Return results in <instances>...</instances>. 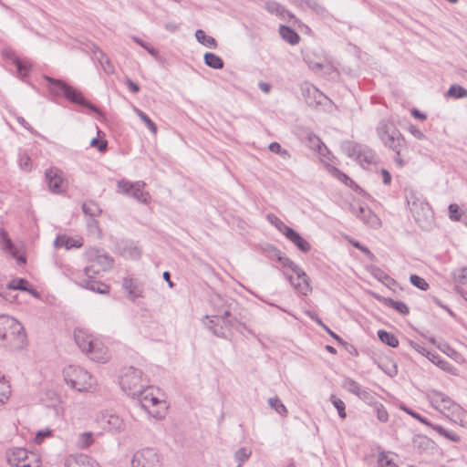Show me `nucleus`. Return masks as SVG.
Instances as JSON below:
<instances>
[{
    "label": "nucleus",
    "mask_w": 467,
    "mask_h": 467,
    "mask_svg": "<svg viewBox=\"0 0 467 467\" xmlns=\"http://www.w3.org/2000/svg\"><path fill=\"white\" fill-rule=\"evenodd\" d=\"M135 113L152 133L157 132V125L142 110L135 109Z\"/></svg>",
    "instance_id": "a18cd8bd"
},
{
    "label": "nucleus",
    "mask_w": 467,
    "mask_h": 467,
    "mask_svg": "<svg viewBox=\"0 0 467 467\" xmlns=\"http://www.w3.org/2000/svg\"><path fill=\"white\" fill-rule=\"evenodd\" d=\"M90 146L97 148L100 152H103L107 150L108 141L106 140H99L97 138H94L90 141Z\"/></svg>",
    "instance_id": "e2e57ef3"
},
{
    "label": "nucleus",
    "mask_w": 467,
    "mask_h": 467,
    "mask_svg": "<svg viewBox=\"0 0 467 467\" xmlns=\"http://www.w3.org/2000/svg\"><path fill=\"white\" fill-rule=\"evenodd\" d=\"M330 401L334 405V407L337 409L338 415L340 418L345 419L346 418V406L342 400L337 398L336 395H331Z\"/></svg>",
    "instance_id": "49530a36"
},
{
    "label": "nucleus",
    "mask_w": 467,
    "mask_h": 467,
    "mask_svg": "<svg viewBox=\"0 0 467 467\" xmlns=\"http://www.w3.org/2000/svg\"><path fill=\"white\" fill-rule=\"evenodd\" d=\"M284 235L289 241H291L300 251L304 253H307L310 251V244L291 227L286 231V233Z\"/></svg>",
    "instance_id": "393cba45"
},
{
    "label": "nucleus",
    "mask_w": 467,
    "mask_h": 467,
    "mask_svg": "<svg viewBox=\"0 0 467 467\" xmlns=\"http://www.w3.org/2000/svg\"><path fill=\"white\" fill-rule=\"evenodd\" d=\"M93 263H88V265L84 268V274L82 276H78L76 283L82 288L88 289L90 291L96 292L98 294L106 295L109 293V285L97 280V277L101 274L106 272L105 270H100Z\"/></svg>",
    "instance_id": "1a4fd4ad"
},
{
    "label": "nucleus",
    "mask_w": 467,
    "mask_h": 467,
    "mask_svg": "<svg viewBox=\"0 0 467 467\" xmlns=\"http://www.w3.org/2000/svg\"><path fill=\"white\" fill-rule=\"evenodd\" d=\"M296 277L293 275H286L290 284L295 287V289L302 295H307L310 291V286L308 284V276L305 273V275L295 274Z\"/></svg>",
    "instance_id": "5701e85b"
},
{
    "label": "nucleus",
    "mask_w": 467,
    "mask_h": 467,
    "mask_svg": "<svg viewBox=\"0 0 467 467\" xmlns=\"http://www.w3.org/2000/svg\"><path fill=\"white\" fill-rule=\"evenodd\" d=\"M410 283L422 291H426L429 288V284L426 280L417 275H411L410 276Z\"/></svg>",
    "instance_id": "603ef678"
},
{
    "label": "nucleus",
    "mask_w": 467,
    "mask_h": 467,
    "mask_svg": "<svg viewBox=\"0 0 467 467\" xmlns=\"http://www.w3.org/2000/svg\"><path fill=\"white\" fill-rule=\"evenodd\" d=\"M74 338L80 350L92 360L105 362L108 359V350L104 343L85 329L76 328Z\"/></svg>",
    "instance_id": "f03ea898"
},
{
    "label": "nucleus",
    "mask_w": 467,
    "mask_h": 467,
    "mask_svg": "<svg viewBox=\"0 0 467 467\" xmlns=\"http://www.w3.org/2000/svg\"><path fill=\"white\" fill-rule=\"evenodd\" d=\"M93 441L94 440L92 432H83L79 435L78 444L82 449L89 447Z\"/></svg>",
    "instance_id": "864d4df0"
},
{
    "label": "nucleus",
    "mask_w": 467,
    "mask_h": 467,
    "mask_svg": "<svg viewBox=\"0 0 467 467\" xmlns=\"http://www.w3.org/2000/svg\"><path fill=\"white\" fill-rule=\"evenodd\" d=\"M449 218L453 222H462L463 218V213L459 212V206L455 203H451L448 207Z\"/></svg>",
    "instance_id": "3c124183"
},
{
    "label": "nucleus",
    "mask_w": 467,
    "mask_h": 467,
    "mask_svg": "<svg viewBox=\"0 0 467 467\" xmlns=\"http://www.w3.org/2000/svg\"><path fill=\"white\" fill-rule=\"evenodd\" d=\"M376 130L384 146L400 155V151L405 145V140L393 121L389 119H381Z\"/></svg>",
    "instance_id": "20e7f679"
},
{
    "label": "nucleus",
    "mask_w": 467,
    "mask_h": 467,
    "mask_svg": "<svg viewBox=\"0 0 467 467\" xmlns=\"http://www.w3.org/2000/svg\"><path fill=\"white\" fill-rule=\"evenodd\" d=\"M407 203L416 223L424 231H429L433 226V212L430 204L415 192H410L406 195Z\"/></svg>",
    "instance_id": "7ed1b4c3"
},
{
    "label": "nucleus",
    "mask_w": 467,
    "mask_h": 467,
    "mask_svg": "<svg viewBox=\"0 0 467 467\" xmlns=\"http://www.w3.org/2000/svg\"><path fill=\"white\" fill-rule=\"evenodd\" d=\"M142 375L141 370L134 367H129L123 369L120 376L119 385L122 390L133 399L140 396L148 385V381L143 379Z\"/></svg>",
    "instance_id": "423d86ee"
},
{
    "label": "nucleus",
    "mask_w": 467,
    "mask_h": 467,
    "mask_svg": "<svg viewBox=\"0 0 467 467\" xmlns=\"http://www.w3.org/2000/svg\"><path fill=\"white\" fill-rule=\"evenodd\" d=\"M64 379L72 389L83 392L90 390L96 384L95 379L83 368L70 365L64 371Z\"/></svg>",
    "instance_id": "0eeeda50"
},
{
    "label": "nucleus",
    "mask_w": 467,
    "mask_h": 467,
    "mask_svg": "<svg viewBox=\"0 0 467 467\" xmlns=\"http://www.w3.org/2000/svg\"><path fill=\"white\" fill-rule=\"evenodd\" d=\"M429 400L436 410L447 417L451 416L455 420H462L465 414V411L459 404L455 403L448 395L442 392L432 390L429 394Z\"/></svg>",
    "instance_id": "9d476101"
},
{
    "label": "nucleus",
    "mask_w": 467,
    "mask_h": 467,
    "mask_svg": "<svg viewBox=\"0 0 467 467\" xmlns=\"http://www.w3.org/2000/svg\"><path fill=\"white\" fill-rule=\"evenodd\" d=\"M204 319L208 322L203 321V325L218 337L225 338L227 329L234 327L235 318H232V314L229 306L222 305L216 309V314L212 316H205Z\"/></svg>",
    "instance_id": "39448f33"
},
{
    "label": "nucleus",
    "mask_w": 467,
    "mask_h": 467,
    "mask_svg": "<svg viewBox=\"0 0 467 467\" xmlns=\"http://www.w3.org/2000/svg\"><path fill=\"white\" fill-rule=\"evenodd\" d=\"M376 410H377V418L379 419V420H380L382 422L388 421L389 414H388V411L386 410V409L384 408V406L382 404H379V406H377Z\"/></svg>",
    "instance_id": "69168bd1"
},
{
    "label": "nucleus",
    "mask_w": 467,
    "mask_h": 467,
    "mask_svg": "<svg viewBox=\"0 0 467 467\" xmlns=\"http://www.w3.org/2000/svg\"><path fill=\"white\" fill-rule=\"evenodd\" d=\"M44 78L48 83L49 92L55 96H64V93L67 88V84L60 79L54 78L52 77L44 76Z\"/></svg>",
    "instance_id": "cd10ccee"
},
{
    "label": "nucleus",
    "mask_w": 467,
    "mask_h": 467,
    "mask_svg": "<svg viewBox=\"0 0 467 467\" xmlns=\"http://www.w3.org/2000/svg\"><path fill=\"white\" fill-rule=\"evenodd\" d=\"M269 406L275 410L278 414L283 417H286L288 414V410L286 407L283 404V402L277 398H270L268 400Z\"/></svg>",
    "instance_id": "a19ab883"
},
{
    "label": "nucleus",
    "mask_w": 467,
    "mask_h": 467,
    "mask_svg": "<svg viewBox=\"0 0 467 467\" xmlns=\"http://www.w3.org/2000/svg\"><path fill=\"white\" fill-rule=\"evenodd\" d=\"M307 145L310 149L320 155H325V151L327 150V146L322 142V140L313 133L307 134Z\"/></svg>",
    "instance_id": "7c9ffc66"
},
{
    "label": "nucleus",
    "mask_w": 467,
    "mask_h": 467,
    "mask_svg": "<svg viewBox=\"0 0 467 467\" xmlns=\"http://www.w3.org/2000/svg\"><path fill=\"white\" fill-rule=\"evenodd\" d=\"M28 281L24 278H16L13 279L6 285V289H8V292L10 290H21V291H28L33 296H37L38 294L34 289H29L28 286Z\"/></svg>",
    "instance_id": "c756f323"
},
{
    "label": "nucleus",
    "mask_w": 467,
    "mask_h": 467,
    "mask_svg": "<svg viewBox=\"0 0 467 467\" xmlns=\"http://www.w3.org/2000/svg\"><path fill=\"white\" fill-rule=\"evenodd\" d=\"M82 245V239H74L65 234L58 235L54 241V246L56 248L65 247L67 250L70 248H79Z\"/></svg>",
    "instance_id": "bb28decb"
},
{
    "label": "nucleus",
    "mask_w": 467,
    "mask_h": 467,
    "mask_svg": "<svg viewBox=\"0 0 467 467\" xmlns=\"http://www.w3.org/2000/svg\"><path fill=\"white\" fill-rule=\"evenodd\" d=\"M31 160L28 155L26 154H20L19 156V166L24 171H30L31 169Z\"/></svg>",
    "instance_id": "0e129e2a"
},
{
    "label": "nucleus",
    "mask_w": 467,
    "mask_h": 467,
    "mask_svg": "<svg viewBox=\"0 0 467 467\" xmlns=\"http://www.w3.org/2000/svg\"><path fill=\"white\" fill-rule=\"evenodd\" d=\"M86 255L88 263H93L100 270L107 272L112 267V259L101 250L90 248L87 251Z\"/></svg>",
    "instance_id": "dca6fc26"
},
{
    "label": "nucleus",
    "mask_w": 467,
    "mask_h": 467,
    "mask_svg": "<svg viewBox=\"0 0 467 467\" xmlns=\"http://www.w3.org/2000/svg\"><path fill=\"white\" fill-rule=\"evenodd\" d=\"M65 467H99V465L89 456L81 453L69 456L66 461Z\"/></svg>",
    "instance_id": "4be33fe9"
},
{
    "label": "nucleus",
    "mask_w": 467,
    "mask_h": 467,
    "mask_svg": "<svg viewBox=\"0 0 467 467\" xmlns=\"http://www.w3.org/2000/svg\"><path fill=\"white\" fill-rule=\"evenodd\" d=\"M195 37L199 43L209 48H215L217 46L216 40L213 36H207L202 29L196 30Z\"/></svg>",
    "instance_id": "72a5a7b5"
},
{
    "label": "nucleus",
    "mask_w": 467,
    "mask_h": 467,
    "mask_svg": "<svg viewBox=\"0 0 467 467\" xmlns=\"http://www.w3.org/2000/svg\"><path fill=\"white\" fill-rule=\"evenodd\" d=\"M329 171L334 177H336L338 181L342 182L346 185H350L351 183H353V181L347 174L339 171L337 168L331 167Z\"/></svg>",
    "instance_id": "8fccbe9b"
},
{
    "label": "nucleus",
    "mask_w": 467,
    "mask_h": 467,
    "mask_svg": "<svg viewBox=\"0 0 467 467\" xmlns=\"http://www.w3.org/2000/svg\"><path fill=\"white\" fill-rule=\"evenodd\" d=\"M0 340L11 350H21L27 346V337L24 327L16 318L0 315Z\"/></svg>",
    "instance_id": "f257e3e1"
},
{
    "label": "nucleus",
    "mask_w": 467,
    "mask_h": 467,
    "mask_svg": "<svg viewBox=\"0 0 467 467\" xmlns=\"http://www.w3.org/2000/svg\"><path fill=\"white\" fill-rule=\"evenodd\" d=\"M278 262L284 266L290 268L294 274H298L305 275V271L297 265L295 262H293L290 258L286 257L285 254H282L281 257H278Z\"/></svg>",
    "instance_id": "e433bc0d"
},
{
    "label": "nucleus",
    "mask_w": 467,
    "mask_h": 467,
    "mask_svg": "<svg viewBox=\"0 0 467 467\" xmlns=\"http://www.w3.org/2000/svg\"><path fill=\"white\" fill-rule=\"evenodd\" d=\"M203 60L206 66L213 69H221L224 66L223 60L214 53L206 52Z\"/></svg>",
    "instance_id": "473e14b6"
},
{
    "label": "nucleus",
    "mask_w": 467,
    "mask_h": 467,
    "mask_svg": "<svg viewBox=\"0 0 467 467\" xmlns=\"http://www.w3.org/2000/svg\"><path fill=\"white\" fill-rule=\"evenodd\" d=\"M97 58L105 73H107L108 75L114 73V66L111 64L109 57L102 51L99 52V56H97Z\"/></svg>",
    "instance_id": "37998d69"
},
{
    "label": "nucleus",
    "mask_w": 467,
    "mask_h": 467,
    "mask_svg": "<svg viewBox=\"0 0 467 467\" xmlns=\"http://www.w3.org/2000/svg\"><path fill=\"white\" fill-rule=\"evenodd\" d=\"M279 34L284 40L291 45H296L299 43V35L293 28L287 26H280Z\"/></svg>",
    "instance_id": "c85d7f7f"
},
{
    "label": "nucleus",
    "mask_w": 467,
    "mask_h": 467,
    "mask_svg": "<svg viewBox=\"0 0 467 467\" xmlns=\"http://www.w3.org/2000/svg\"><path fill=\"white\" fill-rule=\"evenodd\" d=\"M305 3L307 5L309 8L314 10L317 14H323L326 9L322 6L317 0H305Z\"/></svg>",
    "instance_id": "680f3d73"
},
{
    "label": "nucleus",
    "mask_w": 467,
    "mask_h": 467,
    "mask_svg": "<svg viewBox=\"0 0 467 467\" xmlns=\"http://www.w3.org/2000/svg\"><path fill=\"white\" fill-rule=\"evenodd\" d=\"M10 393V387L0 379V405L9 399Z\"/></svg>",
    "instance_id": "4d7b16f0"
},
{
    "label": "nucleus",
    "mask_w": 467,
    "mask_h": 467,
    "mask_svg": "<svg viewBox=\"0 0 467 467\" xmlns=\"http://www.w3.org/2000/svg\"><path fill=\"white\" fill-rule=\"evenodd\" d=\"M433 430H435L440 435L443 436L444 438L453 442H458L461 440L459 435H457L455 432L451 431L446 430L442 426L435 425L433 426Z\"/></svg>",
    "instance_id": "c03bdc74"
},
{
    "label": "nucleus",
    "mask_w": 467,
    "mask_h": 467,
    "mask_svg": "<svg viewBox=\"0 0 467 467\" xmlns=\"http://www.w3.org/2000/svg\"><path fill=\"white\" fill-rule=\"evenodd\" d=\"M122 287L127 291L128 298L132 302L142 296L143 285L138 279L132 277L123 278Z\"/></svg>",
    "instance_id": "412c9836"
},
{
    "label": "nucleus",
    "mask_w": 467,
    "mask_h": 467,
    "mask_svg": "<svg viewBox=\"0 0 467 467\" xmlns=\"http://www.w3.org/2000/svg\"><path fill=\"white\" fill-rule=\"evenodd\" d=\"M251 453L250 450L246 448H240L234 454V459L238 462L237 467H241L242 463L250 458Z\"/></svg>",
    "instance_id": "de8ad7c7"
},
{
    "label": "nucleus",
    "mask_w": 467,
    "mask_h": 467,
    "mask_svg": "<svg viewBox=\"0 0 467 467\" xmlns=\"http://www.w3.org/2000/svg\"><path fill=\"white\" fill-rule=\"evenodd\" d=\"M93 263H88V265L84 268V274L82 276H78L76 283L82 288L88 289L90 291L96 292L98 294L106 295L109 293V285L97 280V277L101 274L106 272L105 270H100Z\"/></svg>",
    "instance_id": "6e6552de"
},
{
    "label": "nucleus",
    "mask_w": 467,
    "mask_h": 467,
    "mask_svg": "<svg viewBox=\"0 0 467 467\" xmlns=\"http://www.w3.org/2000/svg\"><path fill=\"white\" fill-rule=\"evenodd\" d=\"M379 467H398L391 459L388 457L385 452H381L378 459Z\"/></svg>",
    "instance_id": "13d9d810"
},
{
    "label": "nucleus",
    "mask_w": 467,
    "mask_h": 467,
    "mask_svg": "<svg viewBox=\"0 0 467 467\" xmlns=\"http://www.w3.org/2000/svg\"><path fill=\"white\" fill-rule=\"evenodd\" d=\"M135 399L139 400L141 408L152 417L156 419L164 417V411L166 410L165 402L159 400L153 394V389L148 385L144 388V390L141 391L140 396H136Z\"/></svg>",
    "instance_id": "f8f14e48"
},
{
    "label": "nucleus",
    "mask_w": 467,
    "mask_h": 467,
    "mask_svg": "<svg viewBox=\"0 0 467 467\" xmlns=\"http://www.w3.org/2000/svg\"><path fill=\"white\" fill-rule=\"evenodd\" d=\"M342 387L347 391L358 396L365 402L368 403L373 400V395L368 389L363 388L358 382L350 378H346L343 380Z\"/></svg>",
    "instance_id": "f3484780"
},
{
    "label": "nucleus",
    "mask_w": 467,
    "mask_h": 467,
    "mask_svg": "<svg viewBox=\"0 0 467 467\" xmlns=\"http://www.w3.org/2000/svg\"><path fill=\"white\" fill-rule=\"evenodd\" d=\"M99 422L105 429L111 431L119 432L124 429L125 426L122 419H120L118 415L109 412L101 413Z\"/></svg>",
    "instance_id": "aec40b11"
},
{
    "label": "nucleus",
    "mask_w": 467,
    "mask_h": 467,
    "mask_svg": "<svg viewBox=\"0 0 467 467\" xmlns=\"http://www.w3.org/2000/svg\"><path fill=\"white\" fill-rule=\"evenodd\" d=\"M351 212L370 227L378 228L380 226L379 218L370 209L363 206L357 208L351 205Z\"/></svg>",
    "instance_id": "6ab92c4d"
},
{
    "label": "nucleus",
    "mask_w": 467,
    "mask_h": 467,
    "mask_svg": "<svg viewBox=\"0 0 467 467\" xmlns=\"http://www.w3.org/2000/svg\"><path fill=\"white\" fill-rule=\"evenodd\" d=\"M351 244L354 247L358 248L359 251H361L364 254L368 255V257H373L374 255L371 254L369 249L363 244H361L358 241H351Z\"/></svg>",
    "instance_id": "774afa93"
},
{
    "label": "nucleus",
    "mask_w": 467,
    "mask_h": 467,
    "mask_svg": "<svg viewBox=\"0 0 467 467\" xmlns=\"http://www.w3.org/2000/svg\"><path fill=\"white\" fill-rule=\"evenodd\" d=\"M342 150L349 158L356 160L365 167L375 164L378 160L376 152L369 147L354 141H344L341 145Z\"/></svg>",
    "instance_id": "9b49d317"
},
{
    "label": "nucleus",
    "mask_w": 467,
    "mask_h": 467,
    "mask_svg": "<svg viewBox=\"0 0 467 467\" xmlns=\"http://www.w3.org/2000/svg\"><path fill=\"white\" fill-rule=\"evenodd\" d=\"M131 467H162V456L154 448H142L134 452Z\"/></svg>",
    "instance_id": "ddd939ff"
},
{
    "label": "nucleus",
    "mask_w": 467,
    "mask_h": 467,
    "mask_svg": "<svg viewBox=\"0 0 467 467\" xmlns=\"http://www.w3.org/2000/svg\"><path fill=\"white\" fill-rule=\"evenodd\" d=\"M51 435H52V431L49 429L38 431L36 435L35 441L37 444H40L43 442V441L45 440L46 437H50Z\"/></svg>",
    "instance_id": "338daca9"
},
{
    "label": "nucleus",
    "mask_w": 467,
    "mask_h": 467,
    "mask_svg": "<svg viewBox=\"0 0 467 467\" xmlns=\"http://www.w3.org/2000/svg\"><path fill=\"white\" fill-rule=\"evenodd\" d=\"M453 280L457 283L465 284L467 282V267H462L452 272Z\"/></svg>",
    "instance_id": "5fc2aeb1"
},
{
    "label": "nucleus",
    "mask_w": 467,
    "mask_h": 467,
    "mask_svg": "<svg viewBox=\"0 0 467 467\" xmlns=\"http://www.w3.org/2000/svg\"><path fill=\"white\" fill-rule=\"evenodd\" d=\"M408 343L418 353L421 354L422 356L427 357L432 362H435L434 359L439 358L436 354L428 351L421 344H420L418 342L409 340Z\"/></svg>",
    "instance_id": "ea45409f"
},
{
    "label": "nucleus",
    "mask_w": 467,
    "mask_h": 467,
    "mask_svg": "<svg viewBox=\"0 0 467 467\" xmlns=\"http://www.w3.org/2000/svg\"><path fill=\"white\" fill-rule=\"evenodd\" d=\"M13 62L16 66L17 71L21 77L24 78L28 74L32 66L29 60L20 59L17 57H14Z\"/></svg>",
    "instance_id": "4c0bfd02"
},
{
    "label": "nucleus",
    "mask_w": 467,
    "mask_h": 467,
    "mask_svg": "<svg viewBox=\"0 0 467 467\" xmlns=\"http://www.w3.org/2000/svg\"><path fill=\"white\" fill-rule=\"evenodd\" d=\"M19 467H39V461L36 459V454L31 453Z\"/></svg>",
    "instance_id": "052dcab7"
},
{
    "label": "nucleus",
    "mask_w": 467,
    "mask_h": 467,
    "mask_svg": "<svg viewBox=\"0 0 467 467\" xmlns=\"http://www.w3.org/2000/svg\"><path fill=\"white\" fill-rule=\"evenodd\" d=\"M0 248L9 253L12 256H16V250L12 240L8 237L7 233L4 229L0 230Z\"/></svg>",
    "instance_id": "2f4dec72"
},
{
    "label": "nucleus",
    "mask_w": 467,
    "mask_h": 467,
    "mask_svg": "<svg viewBox=\"0 0 467 467\" xmlns=\"http://www.w3.org/2000/svg\"><path fill=\"white\" fill-rule=\"evenodd\" d=\"M266 220L270 224L275 226L283 234H285L286 231L290 228L274 213H268L266 215Z\"/></svg>",
    "instance_id": "58836bf2"
},
{
    "label": "nucleus",
    "mask_w": 467,
    "mask_h": 467,
    "mask_svg": "<svg viewBox=\"0 0 467 467\" xmlns=\"http://www.w3.org/2000/svg\"><path fill=\"white\" fill-rule=\"evenodd\" d=\"M447 97L462 99L467 97V89L460 85H451L446 93Z\"/></svg>",
    "instance_id": "79ce46f5"
},
{
    "label": "nucleus",
    "mask_w": 467,
    "mask_h": 467,
    "mask_svg": "<svg viewBox=\"0 0 467 467\" xmlns=\"http://www.w3.org/2000/svg\"><path fill=\"white\" fill-rule=\"evenodd\" d=\"M378 337L381 342L385 343L386 345L391 348H396L399 345L398 338L393 334L386 330L379 329L378 331Z\"/></svg>",
    "instance_id": "f704fd0d"
},
{
    "label": "nucleus",
    "mask_w": 467,
    "mask_h": 467,
    "mask_svg": "<svg viewBox=\"0 0 467 467\" xmlns=\"http://www.w3.org/2000/svg\"><path fill=\"white\" fill-rule=\"evenodd\" d=\"M134 42H136L138 45H140L141 47L146 49L151 56L157 57L158 56V50L151 47L149 43L144 42L142 39L133 36L132 37Z\"/></svg>",
    "instance_id": "bf43d9fd"
},
{
    "label": "nucleus",
    "mask_w": 467,
    "mask_h": 467,
    "mask_svg": "<svg viewBox=\"0 0 467 467\" xmlns=\"http://www.w3.org/2000/svg\"><path fill=\"white\" fill-rule=\"evenodd\" d=\"M383 302H384L385 306L394 308L395 310H397L399 313H400L402 315H407L409 313L408 306L401 301H395L392 298L384 297Z\"/></svg>",
    "instance_id": "c9c22d12"
},
{
    "label": "nucleus",
    "mask_w": 467,
    "mask_h": 467,
    "mask_svg": "<svg viewBox=\"0 0 467 467\" xmlns=\"http://www.w3.org/2000/svg\"><path fill=\"white\" fill-rule=\"evenodd\" d=\"M265 9L275 15L282 16L285 13V8L275 1H267L265 5Z\"/></svg>",
    "instance_id": "09e8293b"
},
{
    "label": "nucleus",
    "mask_w": 467,
    "mask_h": 467,
    "mask_svg": "<svg viewBox=\"0 0 467 467\" xmlns=\"http://www.w3.org/2000/svg\"><path fill=\"white\" fill-rule=\"evenodd\" d=\"M265 252L266 256L269 259L276 260V261H278V257H281L283 254L279 249H277L275 246L271 245V244H268L265 248Z\"/></svg>",
    "instance_id": "6e6d98bb"
},
{
    "label": "nucleus",
    "mask_w": 467,
    "mask_h": 467,
    "mask_svg": "<svg viewBox=\"0 0 467 467\" xmlns=\"http://www.w3.org/2000/svg\"><path fill=\"white\" fill-rule=\"evenodd\" d=\"M64 97L67 100L71 101L72 103L80 105L82 107L88 108L92 111H94L99 115L101 114V111L99 109L98 107H96L94 104L88 101L79 90H78L77 88H75L69 85L67 86V88L64 93Z\"/></svg>",
    "instance_id": "a211bd4d"
},
{
    "label": "nucleus",
    "mask_w": 467,
    "mask_h": 467,
    "mask_svg": "<svg viewBox=\"0 0 467 467\" xmlns=\"http://www.w3.org/2000/svg\"><path fill=\"white\" fill-rule=\"evenodd\" d=\"M117 186L119 192L124 195L131 196L140 202L148 203L150 200L149 192L144 191L146 183L142 181L132 182L122 179L118 181Z\"/></svg>",
    "instance_id": "4468645a"
},
{
    "label": "nucleus",
    "mask_w": 467,
    "mask_h": 467,
    "mask_svg": "<svg viewBox=\"0 0 467 467\" xmlns=\"http://www.w3.org/2000/svg\"><path fill=\"white\" fill-rule=\"evenodd\" d=\"M31 453L24 448H15L8 454L7 461L12 467H19Z\"/></svg>",
    "instance_id": "a878e982"
},
{
    "label": "nucleus",
    "mask_w": 467,
    "mask_h": 467,
    "mask_svg": "<svg viewBox=\"0 0 467 467\" xmlns=\"http://www.w3.org/2000/svg\"><path fill=\"white\" fill-rule=\"evenodd\" d=\"M46 182L48 189L53 193H62L66 191L67 183L64 179L63 171L57 168L51 167L45 172Z\"/></svg>",
    "instance_id": "2eb2a0df"
},
{
    "label": "nucleus",
    "mask_w": 467,
    "mask_h": 467,
    "mask_svg": "<svg viewBox=\"0 0 467 467\" xmlns=\"http://www.w3.org/2000/svg\"><path fill=\"white\" fill-rule=\"evenodd\" d=\"M82 211L86 215L92 218V221L88 223V226H98V222L95 220V218L99 217L102 213V209L99 207V205L96 202L88 200L83 202Z\"/></svg>",
    "instance_id": "b1692460"
}]
</instances>
